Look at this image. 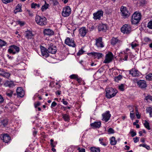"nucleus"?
<instances>
[{
    "instance_id": "f257e3e1",
    "label": "nucleus",
    "mask_w": 152,
    "mask_h": 152,
    "mask_svg": "<svg viewBox=\"0 0 152 152\" xmlns=\"http://www.w3.org/2000/svg\"><path fill=\"white\" fill-rule=\"evenodd\" d=\"M141 15L140 13L135 12L133 13L132 17V24H136L138 23L141 19Z\"/></svg>"
},
{
    "instance_id": "f03ea898",
    "label": "nucleus",
    "mask_w": 152,
    "mask_h": 152,
    "mask_svg": "<svg viewBox=\"0 0 152 152\" xmlns=\"http://www.w3.org/2000/svg\"><path fill=\"white\" fill-rule=\"evenodd\" d=\"M106 96L108 99H110L114 96L118 92L116 89L111 88H106Z\"/></svg>"
},
{
    "instance_id": "7ed1b4c3",
    "label": "nucleus",
    "mask_w": 152,
    "mask_h": 152,
    "mask_svg": "<svg viewBox=\"0 0 152 152\" xmlns=\"http://www.w3.org/2000/svg\"><path fill=\"white\" fill-rule=\"evenodd\" d=\"M47 19L44 17L37 15L35 17V21L40 26H45L47 24Z\"/></svg>"
},
{
    "instance_id": "20e7f679",
    "label": "nucleus",
    "mask_w": 152,
    "mask_h": 152,
    "mask_svg": "<svg viewBox=\"0 0 152 152\" xmlns=\"http://www.w3.org/2000/svg\"><path fill=\"white\" fill-rule=\"evenodd\" d=\"M121 16L124 18H128L130 15V13L129 12L127 8L124 6H122L120 9Z\"/></svg>"
},
{
    "instance_id": "39448f33",
    "label": "nucleus",
    "mask_w": 152,
    "mask_h": 152,
    "mask_svg": "<svg viewBox=\"0 0 152 152\" xmlns=\"http://www.w3.org/2000/svg\"><path fill=\"white\" fill-rule=\"evenodd\" d=\"M131 27L128 24H124L121 28V31L124 34H129L131 31Z\"/></svg>"
},
{
    "instance_id": "423d86ee",
    "label": "nucleus",
    "mask_w": 152,
    "mask_h": 152,
    "mask_svg": "<svg viewBox=\"0 0 152 152\" xmlns=\"http://www.w3.org/2000/svg\"><path fill=\"white\" fill-rule=\"evenodd\" d=\"M113 58V56L111 52H109L105 56V59L103 61V63L108 64L112 61Z\"/></svg>"
},
{
    "instance_id": "0eeeda50",
    "label": "nucleus",
    "mask_w": 152,
    "mask_h": 152,
    "mask_svg": "<svg viewBox=\"0 0 152 152\" xmlns=\"http://www.w3.org/2000/svg\"><path fill=\"white\" fill-rule=\"evenodd\" d=\"M19 51V47L14 45L10 46L8 50V52L10 53H12L13 54L18 53Z\"/></svg>"
},
{
    "instance_id": "6e6552de",
    "label": "nucleus",
    "mask_w": 152,
    "mask_h": 152,
    "mask_svg": "<svg viewBox=\"0 0 152 152\" xmlns=\"http://www.w3.org/2000/svg\"><path fill=\"white\" fill-rule=\"evenodd\" d=\"M48 53L52 54H55L57 51V48L55 45H54L52 43H48Z\"/></svg>"
},
{
    "instance_id": "1a4fd4ad",
    "label": "nucleus",
    "mask_w": 152,
    "mask_h": 152,
    "mask_svg": "<svg viewBox=\"0 0 152 152\" xmlns=\"http://www.w3.org/2000/svg\"><path fill=\"white\" fill-rule=\"evenodd\" d=\"M71 10L70 7L67 6L64 7L62 12V15L64 17H67L71 13Z\"/></svg>"
},
{
    "instance_id": "9d476101",
    "label": "nucleus",
    "mask_w": 152,
    "mask_h": 152,
    "mask_svg": "<svg viewBox=\"0 0 152 152\" xmlns=\"http://www.w3.org/2000/svg\"><path fill=\"white\" fill-rule=\"evenodd\" d=\"M129 74L132 75L133 77H138L141 74L140 72L137 69L132 68L129 71Z\"/></svg>"
},
{
    "instance_id": "9b49d317",
    "label": "nucleus",
    "mask_w": 152,
    "mask_h": 152,
    "mask_svg": "<svg viewBox=\"0 0 152 152\" xmlns=\"http://www.w3.org/2000/svg\"><path fill=\"white\" fill-rule=\"evenodd\" d=\"M65 43L69 46L75 47L76 45L73 39H71L69 37H67L65 41Z\"/></svg>"
},
{
    "instance_id": "f8f14e48",
    "label": "nucleus",
    "mask_w": 152,
    "mask_h": 152,
    "mask_svg": "<svg viewBox=\"0 0 152 152\" xmlns=\"http://www.w3.org/2000/svg\"><path fill=\"white\" fill-rule=\"evenodd\" d=\"M111 116L109 111H107L105 113L102 114V120L107 122L110 119Z\"/></svg>"
},
{
    "instance_id": "ddd939ff",
    "label": "nucleus",
    "mask_w": 152,
    "mask_h": 152,
    "mask_svg": "<svg viewBox=\"0 0 152 152\" xmlns=\"http://www.w3.org/2000/svg\"><path fill=\"white\" fill-rule=\"evenodd\" d=\"M103 12L102 10H99L93 14L94 19L95 20H100L101 17L102 16Z\"/></svg>"
},
{
    "instance_id": "4468645a",
    "label": "nucleus",
    "mask_w": 152,
    "mask_h": 152,
    "mask_svg": "<svg viewBox=\"0 0 152 152\" xmlns=\"http://www.w3.org/2000/svg\"><path fill=\"white\" fill-rule=\"evenodd\" d=\"M95 45L98 48H102L104 47V43L102 42V39L100 37L96 39Z\"/></svg>"
},
{
    "instance_id": "2eb2a0df",
    "label": "nucleus",
    "mask_w": 152,
    "mask_h": 152,
    "mask_svg": "<svg viewBox=\"0 0 152 152\" xmlns=\"http://www.w3.org/2000/svg\"><path fill=\"white\" fill-rule=\"evenodd\" d=\"M43 32L45 35L48 36H51L54 34V32L53 30L49 28L45 29H44Z\"/></svg>"
},
{
    "instance_id": "dca6fc26",
    "label": "nucleus",
    "mask_w": 152,
    "mask_h": 152,
    "mask_svg": "<svg viewBox=\"0 0 152 152\" xmlns=\"http://www.w3.org/2000/svg\"><path fill=\"white\" fill-rule=\"evenodd\" d=\"M137 84L139 87L141 88H145L147 86L146 82L144 80H140L137 82Z\"/></svg>"
},
{
    "instance_id": "f3484780",
    "label": "nucleus",
    "mask_w": 152,
    "mask_h": 152,
    "mask_svg": "<svg viewBox=\"0 0 152 152\" xmlns=\"http://www.w3.org/2000/svg\"><path fill=\"white\" fill-rule=\"evenodd\" d=\"M41 52L42 55L45 57H47L49 56L48 52V50L44 47L42 46L41 47Z\"/></svg>"
},
{
    "instance_id": "a211bd4d",
    "label": "nucleus",
    "mask_w": 152,
    "mask_h": 152,
    "mask_svg": "<svg viewBox=\"0 0 152 152\" xmlns=\"http://www.w3.org/2000/svg\"><path fill=\"white\" fill-rule=\"evenodd\" d=\"M16 92L18 96L20 97H23L24 95V91L21 87L18 88L16 90Z\"/></svg>"
},
{
    "instance_id": "6ab92c4d",
    "label": "nucleus",
    "mask_w": 152,
    "mask_h": 152,
    "mask_svg": "<svg viewBox=\"0 0 152 152\" xmlns=\"http://www.w3.org/2000/svg\"><path fill=\"white\" fill-rule=\"evenodd\" d=\"M87 32V31L85 27H82L79 30V34L82 37H84Z\"/></svg>"
},
{
    "instance_id": "aec40b11",
    "label": "nucleus",
    "mask_w": 152,
    "mask_h": 152,
    "mask_svg": "<svg viewBox=\"0 0 152 152\" xmlns=\"http://www.w3.org/2000/svg\"><path fill=\"white\" fill-rule=\"evenodd\" d=\"M98 29L99 31H105L107 29V26L105 24H100L98 26Z\"/></svg>"
},
{
    "instance_id": "412c9836",
    "label": "nucleus",
    "mask_w": 152,
    "mask_h": 152,
    "mask_svg": "<svg viewBox=\"0 0 152 152\" xmlns=\"http://www.w3.org/2000/svg\"><path fill=\"white\" fill-rule=\"evenodd\" d=\"M1 139L5 143H7L11 139L10 137L7 134H4Z\"/></svg>"
},
{
    "instance_id": "4be33fe9",
    "label": "nucleus",
    "mask_w": 152,
    "mask_h": 152,
    "mask_svg": "<svg viewBox=\"0 0 152 152\" xmlns=\"http://www.w3.org/2000/svg\"><path fill=\"white\" fill-rule=\"evenodd\" d=\"M88 55H92L96 57H97L98 59H99L102 57L103 55L102 53H99L96 52H91L88 54Z\"/></svg>"
},
{
    "instance_id": "5701e85b",
    "label": "nucleus",
    "mask_w": 152,
    "mask_h": 152,
    "mask_svg": "<svg viewBox=\"0 0 152 152\" xmlns=\"http://www.w3.org/2000/svg\"><path fill=\"white\" fill-rule=\"evenodd\" d=\"M25 37L28 39H31L34 35L31 31H26Z\"/></svg>"
},
{
    "instance_id": "b1692460",
    "label": "nucleus",
    "mask_w": 152,
    "mask_h": 152,
    "mask_svg": "<svg viewBox=\"0 0 152 152\" xmlns=\"http://www.w3.org/2000/svg\"><path fill=\"white\" fill-rule=\"evenodd\" d=\"M101 125L100 122H95L94 123L91 124V126L94 128H99L100 127Z\"/></svg>"
},
{
    "instance_id": "393cba45",
    "label": "nucleus",
    "mask_w": 152,
    "mask_h": 152,
    "mask_svg": "<svg viewBox=\"0 0 152 152\" xmlns=\"http://www.w3.org/2000/svg\"><path fill=\"white\" fill-rule=\"evenodd\" d=\"M119 42L120 41L117 38L113 37L111 40V44L113 45H115Z\"/></svg>"
},
{
    "instance_id": "a878e982",
    "label": "nucleus",
    "mask_w": 152,
    "mask_h": 152,
    "mask_svg": "<svg viewBox=\"0 0 152 152\" xmlns=\"http://www.w3.org/2000/svg\"><path fill=\"white\" fill-rule=\"evenodd\" d=\"M4 85L6 86L10 87H13L14 86V84L13 82L12 81H7L4 83Z\"/></svg>"
},
{
    "instance_id": "bb28decb",
    "label": "nucleus",
    "mask_w": 152,
    "mask_h": 152,
    "mask_svg": "<svg viewBox=\"0 0 152 152\" xmlns=\"http://www.w3.org/2000/svg\"><path fill=\"white\" fill-rule=\"evenodd\" d=\"M110 144L111 145H114L116 144L117 141L115 137L113 136L110 138Z\"/></svg>"
},
{
    "instance_id": "cd10ccee",
    "label": "nucleus",
    "mask_w": 152,
    "mask_h": 152,
    "mask_svg": "<svg viewBox=\"0 0 152 152\" xmlns=\"http://www.w3.org/2000/svg\"><path fill=\"white\" fill-rule=\"evenodd\" d=\"M90 150L92 152H100V149L99 148H96L95 147H92L90 148Z\"/></svg>"
},
{
    "instance_id": "c85d7f7f",
    "label": "nucleus",
    "mask_w": 152,
    "mask_h": 152,
    "mask_svg": "<svg viewBox=\"0 0 152 152\" xmlns=\"http://www.w3.org/2000/svg\"><path fill=\"white\" fill-rule=\"evenodd\" d=\"M0 75L5 77L6 78H8L10 76V74L8 72H1L0 73Z\"/></svg>"
},
{
    "instance_id": "c756f323",
    "label": "nucleus",
    "mask_w": 152,
    "mask_h": 152,
    "mask_svg": "<svg viewBox=\"0 0 152 152\" xmlns=\"http://www.w3.org/2000/svg\"><path fill=\"white\" fill-rule=\"evenodd\" d=\"M21 4H18L16 6V9L14 11V12L15 13H16L17 12L22 11V10L21 8Z\"/></svg>"
},
{
    "instance_id": "7c9ffc66",
    "label": "nucleus",
    "mask_w": 152,
    "mask_h": 152,
    "mask_svg": "<svg viewBox=\"0 0 152 152\" xmlns=\"http://www.w3.org/2000/svg\"><path fill=\"white\" fill-rule=\"evenodd\" d=\"M63 118L65 121H69V115L67 114H64L63 115Z\"/></svg>"
},
{
    "instance_id": "2f4dec72",
    "label": "nucleus",
    "mask_w": 152,
    "mask_h": 152,
    "mask_svg": "<svg viewBox=\"0 0 152 152\" xmlns=\"http://www.w3.org/2000/svg\"><path fill=\"white\" fill-rule=\"evenodd\" d=\"M146 111L147 113H149L151 117H152V108L151 107H148L146 108Z\"/></svg>"
},
{
    "instance_id": "473e14b6",
    "label": "nucleus",
    "mask_w": 152,
    "mask_h": 152,
    "mask_svg": "<svg viewBox=\"0 0 152 152\" xmlns=\"http://www.w3.org/2000/svg\"><path fill=\"white\" fill-rule=\"evenodd\" d=\"M49 5L48 4H46L42 6L41 8L42 11L43 12L48 8Z\"/></svg>"
},
{
    "instance_id": "72a5a7b5",
    "label": "nucleus",
    "mask_w": 152,
    "mask_h": 152,
    "mask_svg": "<svg viewBox=\"0 0 152 152\" xmlns=\"http://www.w3.org/2000/svg\"><path fill=\"white\" fill-rule=\"evenodd\" d=\"M40 7V5L39 4L34 3H32L31 4V7L32 8H36L37 7L39 8Z\"/></svg>"
},
{
    "instance_id": "f704fd0d",
    "label": "nucleus",
    "mask_w": 152,
    "mask_h": 152,
    "mask_svg": "<svg viewBox=\"0 0 152 152\" xmlns=\"http://www.w3.org/2000/svg\"><path fill=\"white\" fill-rule=\"evenodd\" d=\"M122 78V76L121 75L114 77V80L116 82H118Z\"/></svg>"
},
{
    "instance_id": "c9c22d12",
    "label": "nucleus",
    "mask_w": 152,
    "mask_h": 152,
    "mask_svg": "<svg viewBox=\"0 0 152 152\" xmlns=\"http://www.w3.org/2000/svg\"><path fill=\"white\" fill-rule=\"evenodd\" d=\"M146 78L148 80H152V73H150L147 75L146 76Z\"/></svg>"
},
{
    "instance_id": "e433bc0d",
    "label": "nucleus",
    "mask_w": 152,
    "mask_h": 152,
    "mask_svg": "<svg viewBox=\"0 0 152 152\" xmlns=\"http://www.w3.org/2000/svg\"><path fill=\"white\" fill-rule=\"evenodd\" d=\"M144 126L148 130L150 129L149 123L146 120L145 121V123H144Z\"/></svg>"
},
{
    "instance_id": "4c0bfd02",
    "label": "nucleus",
    "mask_w": 152,
    "mask_h": 152,
    "mask_svg": "<svg viewBox=\"0 0 152 152\" xmlns=\"http://www.w3.org/2000/svg\"><path fill=\"white\" fill-rule=\"evenodd\" d=\"M8 122V121L7 119H4L1 121V124L4 126H6L7 125Z\"/></svg>"
},
{
    "instance_id": "58836bf2",
    "label": "nucleus",
    "mask_w": 152,
    "mask_h": 152,
    "mask_svg": "<svg viewBox=\"0 0 152 152\" xmlns=\"http://www.w3.org/2000/svg\"><path fill=\"white\" fill-rule=\"evenodd\" d=\"M6 44H7V43L5 41L0 39V47H2L3 46H5Z\"/></svg>"
},
{
    "instance_id": "ea45409f",
    "label": "nucleus",
    "mask_w": 152,
    "mask_h": 152,
    "mask_svg": "<svg viewBox=\"0 0 152 152\" xmlns=\"http://www.w3.org/2000/svg\"><path fill=\"white\" fill-rule=\"evenodd\" d=\"M140 146H142L145 147L147 150H149L150 149V147L149 146L145 144H140L139 145Z\"/></svg>"
},
{
    "instance_id": "a19ab883",
    "label": "nucleus",
    "mask_w": 152,
    "mask_h": 152,
    "mask_svg": "<svg viewBox=\"0 0 152 152\" xmlns=\"http://www.w3.org/2000/svg\"><path fill=\"white\" fill-rule=\"evenodd\" d=\"M13 94V91H7L6 94V95L9 97H11L12 96Z\"/></svg>"
},
{
    "instance_id": "79ce46f5",
    "label": "nucleus",
    "mask_w": 152,
    "mask_h": 152,
    "mask_svg": "<svg viewBox=\"0 0 152 152\" xmlns=\"http://www.w3.org/2000/svg\"><path fill=\"white\" fill-rule=\"evenodd\" d=\"M147 26L149 28L152 29V20L148 22Z\"/></svg>"
},
{
    "instance_id": "37998d69",
    "label": "nucleus",
    "mask_w": 152,
    "mask_h": 152,
    "mask_svg": "<svg viewBox=\"0 0 152 152\" xmlns=\"http://www.w3.org/2000/svg\"><path fill=\"white\" fill-rule=\"evenodd\" d=\"M135 112H136V115L137 118L139 119L140 118V115L139 114V113L138 112V109L136 107L135 108Z\"/></svg>"
},
{
    "instance_id": "c03bdc74",
    "label": "nucleus",
    "mask_w": 152,
    "mask_h": 152,
    "mask_svg": "<svg viewBox=\"0 0 152 152\" xmlns=\"http://www.w3.org/2000/svg\"><path fill=\"white\" fill-rule=\"evenodd\" d=\"M77 77H78V75L75 74H72L69 76V77L71 79H76Z\"/></svg>"
},
{
    "instance_id": "a18cd8bd",
    "label": "nucleus",
    "mask_w": 152,
    "mask_h": 152,
    "mask_svg": "<svg viewBox=\"0 0 152 152\" xmlns=\"http://www.w3.org/2000/svg\"><path fill=\"white\" fill-rule=\"evenodd\" d=\"M145 99L147 101H149V100L152 101V96L148 95L145 97Z\"/></svg>"
},
{
    "instance_id": "49530a36",
    "label": "nucleus",
    "mask_w": 152,
    "mask_h": 152,
    "mask_svg": "<svg viewBox=\"0 0 152 152\" xmlns=\"http://www.w3.org/2000/svg\"><path fill=\"white\" fill-rule=\"evenodd\" d=\"M107 132L109 134H113L114 133V131L112 128H110L109 129Z\"/></svg>"
},
{
    "instance_id": "de8ad7c7",
    "label": "nucleus",
    "mask_w": 152,
    "mask_h": 152,
    "mask_svg": "<svg viewBox=\"0 0 152 152\" xmlns=\"http://www.w3.org/2000/svg\"><path fill=\"white\" fill-rule=\"evenodd\" d=\"M103 140V138H100L99 139V141L100 142V143L104 146H106L107 145V144L102 142Z\"/></svg>"
},
{
    "instance_id": "09e8293b",
    "label": "nucleus",
    "mask_w": 152,
    "mask_h": 152,
    "mask_svg": "<svg viewBox=\"0 0 152 152\" xmlns=\"http://www.w3.org/2000/svg\"><path fill=\"white\" fill-rule=\"evenodd\" d=\"M119 89L121 91H123L124 90V85L123 84H121L119 86Z\"/></svg>"
},
{
    "instance_id": "8fccbe9b",
    "label": "nucleus",
    "mask_w": 152,
    "mask_h": 152,
    "mask_svg": "<svg viewBox=\"0 0 152 152\" xmlns=\"http://www.w3.org/2000/svg\"><path fill=\"white\" fill-rule=\"evenodd\" d=\"M84 52V51H83V50L82 49H81L79 50V52L77 53V56H79L82 54Z\"/></svg>"
},
{
    "instance_id": "3c124183",
    "label": "nucleus",
    "mask_w": 152,
    "mask_h": 152,
    "mask_svg": "<svg viewBox=\"0 0 152 152\" xmlns=\"http://www.w3.org/2000/svg\"><path fill=\"white\" fill-rule=\"evenodd\" d=\"M13 0H2V1L4 3L7 4L12 2Z\"/></svg>"
},
{
    "instance_id": "603ef678",
    "label": "nucleus",
    "mask_w": 152,
    "mask_h": 152,
    "mask_svg": "<svg viewBox=\"0 0 152 152\" xmlns=\"http://www.w3.org/2000/svg\"><path fill=\"white\" fill-rule=\"evenodd\" d=\"M51 1H52L54 5H57L59 4L57 0H51Z\"/></svg>"
},
{
    "instance_id": "864d4df0",
    "label": "nucleus",
    "mask_w": 152,
    "mask_h": 152,
    "mask_svg": "<svg viewBox=\"0 0 152 152\" xmlns=\"http://www.w3.org/2000/svg\"><path fill=\"white\" fill-rule=\"evenodd\" d=\"M131 45L132 46V48H134L135 47H136L138 45L136 43H134L133 42H132L131 44Z\"/></svg>"
},
{
    "instance_id": "5fc2aeb1",
    "label": "nucleus",
    "mask_w": 152,
    "mask_h": 152,
    "mask_svg": "<svg viewBox=\"0 0 152 152\" xmlns=\"http://www.w3.org/2000/svg\"><path fill=\"white\" fill-rule=\"evenodd\" d=\"M130 133L131 134L132 137H134L136 135V133L135 132H134L133 131H130Z\"/></svg>"
},
{
    "instance_id": "6e6d98bb",
    "label": "nucleus",
    "mask_w": 152,
    "mask_h": 152,
    "mask_svg": "<svg viewBox=\"0 0 152 152\" xmlns=\"http://www.w3.org/2000/svg\"><path fill=\"white\" fill-rule=\"evenodd\" d=\"M139 138L137 137H135L133 138V140H134V142L135 143H137L139 141Z\"/></svg>"
},
{
    "instance_id": "4d7b16f0",
    "label": "nucleus",
    "mask_w": 152,
    "mask_h": 152,
    "mask_svg": "<svg viewBox=\"0 0 152 152\" xmlns=\"http://www.w3.org/2000/svg\"><path fill=\"white\" fill-rule=\"evenodd\" d=\"M130 117L131 118L133 119L134 117V113H130Z\"/></svg>"
},
{
    "instance_id": "13d9d810",
    "label": "nucleus",
    "mask_w": 152,
    "mask_h": 152,
    "mask_svg": "<svg viewBox=\"0 0 152 152\" xmlns=\"http://www.w3.org/2000/svg\"><path fill=\"white\" fill-rule=\"evenodd\" d=\"M57 105V103L55 102L54 101L51 104V107H55Z\"/></svg>"
},
{
    "instance_id": "bf43d9fd",
    "label": "nucleus",
    "mask_w": 152,
    "mask_h": 152,
    "mask_svg": "<svg viewBox=\"0 0 152 152\" xmlns=\"http://www.w3.org/2000/svg\"><path fill=\"white\" fill-rule=\"evenodd\" d=\"M40 103L39 102H38L37 103L34 104V107L35 108H37V107L40 105Z\"/></svg>"
},
{
    "instance_id": "052dcab7",
    "label": "nucleus",
    "mask_w": 152,
    "mask_h": 152,
    "mask_svg": "<svg viewBox=\"0 0 152 152\" xmlns=\"http://www.w3.org/2000/svg\"><path fill=\"white\" fill-rule=\"evenodd\" d=\"M56 142H54L53 143H52L50 144L52 147H55L56 146Z\"/></svg>"
},
{
    "instance_id": "680f3d73",
    "label": "nucleus",
    "mask_w": 152,
    "mask_h": 152,
    "mask_svg": "<svg viewBox=\"0 0 152 152\" xmlns=\"http://www.w3.org/2000/svg\"><path fill=\"white\" fill-rule=\"evenodd\" d=\"M4 99L2 96L0 95V103H1L3 102Z\"/></svg>"
},
{
    "instance_id": "e2e57ef3",
    "label": "nucleus",
    "mask_w": 152,
    "mask_h": 152,
    "mask_svg": "<svg viewBox=\"0 0 152 152\" xmlns=\"http://www.w3.org/2000/svg\"><path fill=\"white\" fill-rule=\"evenodd\" d=\"M18 24H20L21 26H23L24 24V23L23 22L20 21H18Z\"/></svg>"
},
{
    "instance_id": "0e129e2a",
    "label": "nucleus",
    "mask_w": 152,
    "mask_h": 152,
    "mask_svg": "<svg viewBox=\"0 0 152 152\" xmlns=\"http://www.w3.org/2000/svg\"><path fill=\"white\" fill-rule=\"evenodd\" d=\"M62 102H63V104L65 105H66L68 104V102L66 101H65L64 99H62Z\"/></svg>"
},
{
    "instance_id": "69168bd1",
    "label": "nucleus",
    "mask_w": 152,
    "mask_h": 152,
    "mask_svg": "<svg viewBox=\"0 0 152 152\" xmlns=\"http://www.w3.org/2000/svg\"><path fill=\"white\" fill-rule=\"evenodd\" d=\"M76 80L78 82V83H80L82 80V79L81 78H78V77H77V78H76Z\"/></svg>"
},
{
    "instance_id": "338daca9",
    "label": "nucleus",
    "mask_w": 152,
    "mask_h": 152,
    "mask_svg": "<svg viewBox=\"0 0 152 152\" xmlns=\"http://www.w3.org/2000/svg\"><path fill=\"white\" fill-rule=\"evenodd\" d=\"M128 58V56L127 55H125L124 56V58H123V60L124 61H127V60Z\"/></svg>"
},
{
    "instance_id": "774afa93",
    "label": "nucleus",
    "mask_w": 152,
    "mask_h": 152,
    "mask_svg": "<svg viewBox=\"0 0 152 152\" xmlns=\"http://www.w3.org/2000/svg\"><path fill=\"white\" fill-rule=\"evenodd\" d=\"M79 152H85V150L84 148H82L80 150Z\"/></svg>"
}]
</instances>
